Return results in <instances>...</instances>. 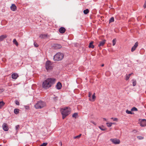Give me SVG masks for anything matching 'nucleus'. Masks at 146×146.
I'll use <instances>...</instances> for the list:
<instances>
[{
	"label": "nucleus",
	"instance_id": "nucleus-25",
	"mask_svg": "<svg viewBox=\"0 0 146 146\" xmlns=\"http://www.w3.org/2000/svg\"><path fill=\"white\" fill-rule=\"evenodd\" d=\"M78 115V113H75L73 114L72 117L76 118L77 117Z\"/></svg>",
	"mask_w": 146,
	"mask_h": 146
},
{
	"label": "nucleus",
	"instance_id": "nucleus-13",
	"mask_svg": "<svg viewBox=\"0 0 146 146\" xmlns=\"http://www.w3.org/2000/svg\"><path fill=\"white\" fill-rule=\"evenodd\" d=\"M59 31L60 33H63L65 32L66 29L62 27L59 29Z\"/></svg>",
	"mask_w": 146,
	"mask_h": 146
},
{
	"label": "nucleus",
	"instance_id": "nucleus-34",
	"mask_svg": "<svg viewBox=\"0 0 146 146\" xmlns=\"http://www.w3.org/2000/svg\"><path fill=\"white\" fill-rule=\"evenodd\" d=\"M137 137L139 140L143 139L144 138L143 137L141 136H138Z\"/></svg>",
	"mask_w": 146,
	"mask_h": 146
},
{
	"label": "nucleus",
	"instance_id": "nucleus-12",
	"mask_svg": "<svg viewBox=\"0 0 146 146\" xmlns=\"http://www.w3.org/2000/svg\"><path fill=\"white\" fill-rule=\"evenodd\" d=\"M18 76L19 75L17 73H14L12 74V78L14 79H16Z\"/></svg>",
	"mask_w": 146,
	"mask_h": 146
},
{
	"label": "nucleus",
	"instance_id": "nucleus-48",
	"mask_svg": "<svg viewBox=\"0 0 146 146\" xmlns=\"http://www.w3.org/2000/svg\"><path fill=\"white\" fill-rule=\"evenodd\" d=\"M103 119L104 120L106 121V118H103Z\"/></svg>",
	"mask_w": 146,
	"mask_h": 146
},
{
	"label": "nucleus",
	"instance_id": "nucleus-28",
	"mask_svg": "<svg viewBox=\"0 0 146 146\" xmlns=\"http://www.w3.org/2000/svg\"><path fill=\"white\" fill-rule=\"evenodd\" d=\"M81 135H82V134H80L78 136L74 137V139H79L80 138V137Z\"/></svg>",
	"mask_w": 146,
	"mask_h": 146
},
{
	"label": "nucleus",
	"instance_id": "nucleus-43",
	"mask_svg": "<svg viewBox=\"0 0 146 146\" xmlns=\"http://www.w3.org/2000/svg\"><path fill=\"white\" fill-rule=\"evenodd\" d=\"M137 130H134L133 131V132L135 133L137 132Z\"/></svg>",
	"mask_w": 146,
	"mask_h": 146
},
{
	"label": "nucleus",
	"instance_id": "nucleus-5",
	"mask_svg": "<svg viewBox=\"0 0 146 146\" xmlns=\"http://www.w3.org/2000/svg\"><path fill=\"white\" fill-rule=\"evenodd\" d=\"M53 67L52 62L50 61H47L45 64V68L47 71L52 70Z\"/></svg>",
	"mask_w": 146,
	"mask_h": 146
},
{
	"label": "nucleus",
	"instance_id": "nucleus-11",
	"mask_svg": "<svg viewBox=\"0 0 146 146\" xmlns=\"http://www.w3.org/2000/svg\"><path fill=\"white\" fill-rule=\"evenodd\" d=\"M106 41V40H104L100 42L99 44L98 45V46L100 47L101 46H103L105 44Z\"/></svg>",
	"mask_w": 146,
	"mask_h": 146
},
{
	"label": "nucleus",
	"instance_id": "nucleus-27",
	"mask_svg": "<svg viewBox=\"0 0 146 146\" xmlns=\"http://www.w3.org/2000/svg\"><path fill=\"white\" fill-rule=\"evenodd\" d=\"M4 104L5 103L3 101L0 102V109L4 105Z\"/></svg>",
	"mask_w": 146,
	"mask_h": 146
},
{
	"label": "nucleus",
	"instance_id": "nucleus-21",
	"mask_svg": "<svg viewBox=\"0 0 146 146\" xmlns=\"http://www.w3.org/2000/svg\"><path fill=\"white\" fill-rule=\"evenodd\" d=\"M19 110L18 109H15L14 110V113L16 114H18L19 113Z\"/></svg>",
	"mask_w": 146,
	"mask_h": 146
},
{
	"label": "nucleus",
	"instance_id": "nucleus-3",
	"mask_svg": "<svg viewBox=\"0 0 146 146\" xmlns=\"http://www.w3.org/2000/svg\"><path fill=\"white\" fill-rule=\"evenodd\" d=\"M46 106V103L45 102L42 101H40L37 102L35 105V107L36 109H41Z\"/></svg>",
	"mask_w": 146,
	"mask_h": 146
},
{
	"label": "nucleus",
	"instance_id": "nucleus-24",
	"mask_svg": "<svg viewBox=\"0 0 146 146\" xmlns=\"http://www.w3.org/2000/svg\"><path fill=\"white\" fill-rule=\"evenodd\" d=\"M84 13L85 14H87L89 12V10L88 9H86L84 11Z\"/></svg>",
	"mask_w": 146,
	"mask_h": 146
},
{
	"label": "nucleus",
	"instance_id": "nucleus-26",
	"mask_svg": "<svg viewBox=\"0 0 146 146\" xmlns=\"http://www.w3.org/2000/svg\"><path fill=\"white\" fill-rule=\"evenodd\" d=\"M116 38H114L112 40L113 46H114L116 43Z\"/></svg>",
	"mask_w": 146,
	"mask_h": 146
},
{
	"label": "nucleus",
	"instance_id": "nucleus-50",
	"mask_svg": "<svg viewBox=\"0 0 146 146\" xmlns=\"http://www.w3.org/2000/svg\"><path fill=\"white\" fill-rule=\"evenodd\" d=\"M112 123V124H115V123Z\"/></svg>",
	"mask_w": 146,
	"mask_h": 146
},
{
	"label": "nucleus",
	"instance_id": "nucleus-18",
	"mask_svg": "<svg viewBox=\"0 0 146 146\" xmlns=\"http://www.w3.org/2000/svg\"><path fill=\"white\" fill-rule=\"evenodd\" d=\"M93 43L94 42L93 41H92L90 42L89 44V45L88 46V47L89 48H94V46L93 44Z\"/></svg>",
	"mask_w": 146,
	"mask_h": 146
},
{
	"label": "nucleus",
	"instance_id": "nucleus-9",
	"mask_svg": "<svg viewBox=\"0 0 146 146\" xmlns=\"http://www.w3.org/2000/svg\"><path fill=\"white\" fill-rule=\"evenodd\" d=\"M3 129L5 131H7L9 129V128L7 123H4L3 125Z\"/></svg>",
	"mask_w": 146,
	"mask_h": 146
},
{
	"label": "nucleus",
	"instance_id": "nucleus-39",
	"mask_svg": "<svg viewBox=\"0 0 146 146\" xmlns=\"http://www.w3.org/2000/svg\"><path fill=\"white\" fill-rule=\"evenodd\" d=\"M15 104L17 105H19V102L17 100H16L15 102Z\"/></svg>",
	"mask_w": 146,
	"mask_h": 146
},
{
	"label": "nucleus",
	"instance_id": "nucleus-40",
	"mask_svg": "<svg viewBox=\"0 0 146 146\" xmlns=\"http://www.w3.org/2000/svg\"><path fill=\"white\" fill-rule=\"evenodd\" d=\"M4 90V89L3 88L0 89V94H1Z\"/></svg>",
	"mask_w": 146,
	"mask_h": 146
},
{
	"label": "nucleus",
	"instance_id": "nucleus-1",
	"mask_svg": "<svg viewBox=\"0 0 146 146\" xmlns=\"http://www.w3.org/2000/svg\"><path fill=\"white\" fill-rule=\"evenodd\" d=\"M56 79L54 78H48L44 81L42 82V87L45 89H48L51 87L52 85L55 84Z\"/></svg>",
	"mask_w": 146,
	"mask_h": 146
},
{
	"label": "nucleus",
	"instance_id": "nucleus-33",
	"mask_svg": "<svg viewBox=\"0 0 146 146\" xmlns=\"http://www.w3.org/2000/svg\"><path fill=\"white\" fill-rule=\"evenodd\" d=\"M126 113L129 114H132L133 113L131 111L128 110H127L126 111Z\"/></svg>",
	"mask_w": 146,
	"mask_h": 146
},
{
	"label": "nucleus",
	"instance_id": "nucleus-23",
	"mask_svg": "<svg viewBox=\"0 0 146 146\" xmlns=\"http://www.w3.org/2000/svg\"><path fill=\"white\" fill-rule=\"evenodd\" d=\"M98 127L101 130L103 131H105L106 129V128H104L103 126H99Z\"/></svg>",
	"mask_w": 146,
	"mask_h": 146
},
{
	"label": "nucleus",
	"instance_id": "nucleus-16",
	"mask_svg": "<svg viewBox=\"0 0 146 146\" xmlns=\"http://www.w3.org/2000/svg\"><path fill=\"white\" fill-rule=\"evenodd\" d=\"M11 9L13 11H15L17 9V7L14 4H12L11 7Z\"/></svg>",
	"mask_w": 146,
	"mask_h": 146
},
{
	"label": "nucleus",
	"instance_id": "nucleus-17",
	"mask_svg": "<svg viewBox=\"0 0 146 146\" xmlns=\"http://www.w3.org/2000/svg\"><path fill=\"white\" fill-rule=\"evenodd\" d=\"M56 87L58 90L60 89L62 87V84L60 82H58L56 85Z\"/></svg>",
	"mask_w": 146,
	"mask_h": 146
},
{
	"label": "nucleus",
	"instance_id": "nucleus-31",
	"mask_svg": "<svg viewBox=\"0 0 146 146\" xmlns=\"http://www.w3.org/2000/svg\"><path fill=\"white\" fill-rule=\"evenodd\" d=\"M133 81V86H135L136 85V80H132Z\"/></svg>",
	"mask_w": 146,
	"mask_h": 146
},
{
	"label": "nucleus",
	"instance_id": "nucleus-37",
	"mask_svg": "<svg viewBox=\"0 0 146 146\" xmlns=\"http://www.w3.org/2000/svg\"><path fill=\"white\" fill-rule=\"evenodd\" d=\"M111 119H113V121H117L118 120L117 118H113V117H112Z\"/></svg>",
	"mask_w": 146,
	"mask_h": 146
},
{
	"label": "nucleus",
	"instance_id": "nucleus-45",
	"mask_svg": "<svg viewBox=\"0 0 146 146\" xmlns=\"http://www.w3.org/2000/svg\"><path fill=\"white\" fill-rule=\"evenodd\" d=\"M25 107L26 109H28L29 108V107L28 106H25Z\"/></svg>",
	"mask_w": 146,
	"mask_h": 146
},
{
	"label": "nucleus",
	"instance_id": "nucleus-19",
	"mask_svg": "<svg viewBox=\"0 0 146 146\" xmlns=\"http://www.w3.org/2000/svg\"><path fill=\"white\" fill-rule=\"evenodd\" d=\"M47 35L45 34H42L40 35V37L41 38H44L47 37Z\"/></svg>",
	"mask_w": 146,
	"mask_h": 146
},
{
	"label": "nucleus",
	"instance_id": "nucleus-2",
	"mask_svg": "<svg viewBox=\"0 0 146 146\" xmlns=\"http://www.w3.org/2000/svg\"><path fill=\"white\" fill-rule=\"evenodd\" d=\"M70 109L69 107H65L61 109L60 111L63 119L70 113Z\"/></svg>",
	"mask_w": 146,
	"mask_h": 146
},
{
	"label": "nucleus",
	"instance_id": "nucleus-29",
	"mask_svg": "<svg viewBox=\"0 0 146 146\" xmlns=\"http://www.w3.org/2000/svg\"><path fill=\"white\" fill-rule=\"evenodd\" d=\"M106 124V125H107V126L108 127H111V126L112 125V123H107Z\"/></svg>",
	"mask_w": 146,
	"mask_h": 146
},
{
	"label": "nucleus",
	"instance_id": "nucleus-8",
	"mask_svg": "<svg viewBox=\"0 0 146 146\" xmlns=\"http://www.w3.org/2000/svg\"><path fill=\"white\" fill-rule=\"evenodd\" d=\"M138 45V42H137L134 46L132 47L131 49V51L132 52H133L135 50L136 48L137 47Z\"/></svg>",
	"mask_w": 146,
	"mask_h": 146
},
{
	"label": "nucleus",
	"instance_id": "nucleus-51",
	"mask_svg": "<svg viewBox=\"0 0 146 146\" xmlns=\"http://www.w3.org/2000/svg\"><path fill=\"white\" fill-rule=\"evenodd\" d=\"M0 146H2L1 145H0Z\"/></svg>",
	"mask_w": 146,
	"mask_h": 146
},
{
	"label": "nucleus",
	"instance_id": "nucleus-41",
	"mask_svg": "<svg viewBox=\"0 0 146 146\" xmlns=\"http://www.w3.org/2000/svg\"><path fill=\"white\" fill-rule=\"evenodd\" d=\"M92 94V93L91 92H89L88 96L89 98H90L91 97V96Z\"/></svg>",
	"mask_w": 146,
	"mask_h": 146
},
{
	"label": "nucleus",
	"instance_id": "nucleus-44",
	"mask_svg": "<svg viewBox=\"0 0 146 146\" xmlns=\"http://www.w3.org/2000/svg\"><path fill=\"white\" fill-rule=\"evenodd\" d=\"M91 123H93L95 125H96V123H95V122H94V121H91Z\"/></svg>",
	"mask_w": 146,
	"mask_h": 146
},
{
	"label": "nucleus",
	"instance_id": "nucleus-14",
	"mask_svg": "<svg viewBox=\"0 0 146 146\" xmlns=\"http://www.w3.org/2000/svg\"><path fill=\"white\" fill-rule=\"evenodd\" d=\"M54 48L56 49H58L62 47V46L59 44H55L53 46Z\"/></svg>",
	"mask_w": 146,
	"mask_h": 146
},
{
	"label": "nucleus",
	"instance_id": "nucleus-52",
	"mask_svg": "<svg viewBox=\"0 0 146 146\" xmlns=\"http://www.w3.org/2000/svg\"><path fill=\"white\" fill-rule=\"evenodd\" d=\"M145 17L146 18V16H145Z\"/></svg>",
	"mask_w": 146,
	"mask_h": 146
},
{
	"label": "nucleus",
	"instance_id": "nucleus-30",
	"mask_svg": "<svg viewBox=\"0 0 146 146\" xmlns=\"http://www.w3.org/2000/svg\"><path fill=\"white\" fill-rule=\"evenodd\" d=\"M114 21V18L113 17H111L110 19L109 22L111 23Z\"/></svg>",
	"mask_w": 146,
	"mask_h": 146
},
{
	"label": "nucleus",
	"instance_id": "nucleus-36",
	"mask_svg": "<svg viewBox=\"0 0 146 146\" xmlns=\"http://www.w3.org/2000/svg\"><path fill=\"white\" fill-rule=\"evenodd\" d=\"M47 145V143H44L41 144L40 146H46Z\"/></svg>",
	"mask_w": 146,
	"mask_h": 146
},
{
	"label": "nucleus",
	"instance_id": "nucleus-47",
	"mask_svg": "<svg viewBox=\"0 0 146 146\" xmlns=\"http://www.w3.org/2000/svg\"><path fill=\"white\" fill-rule=\"evenodd\" d=\"M2 60L4 62H5L6 61V59L4 58H3L2 59Z\"/></svg>",
	"mask_w": 146,
	"mask_h": 146
},
{
	"label": "nucleus",
	"instance_id": "nucleus-49",
	"mask_svg": "<svg viewBox=\"0 0 146 146\" xmlns=\"http://www.w3.org/2000/svg\"><path fill=\"white\" fill-rule=\"evenodd\" d=\"M104 66V64H102V65L101 66H102V67H103V66Z\"/></svg>",
	"mask_w": 146,
	"mask_h": 146
},
{
	"label": "nucleus",
	"instance_id": "nucleus-22",
	"mask_svg": "<svg viewBox=\"0 0 146 146\" xmlns=\"http://www.w3.org/2000/svg\"><path fill=\"white\" fill-rule=\"evenodd\" d=\"M13 43L15 44L17 46H18V43L17 41L15 39H14L13 41Z\"/></svg>",
	"mask_w": 146,
	"mask_h": 146
},
{
	"label": "nucleus",
	"instance_id": "nucleus-6",
	"mask_svg": "<svg viewBox=\"0 0 146 146\" xmlns=\"http://www.w3.org/2000/svg\"><path fill=\"white\" fill-rule=\"evenodd\" d=\"M110 140L113 144L115 145L119 144L120 143V140L117 138L111 139Z\"/></svg>",
	"mask_w": 146,
	"mask_h": 146
},
{
	"label": "nucleus",
	"instance_id": "nucleus-35",
	"mask_svg": "<svg viewBox=\"0 0 146 146\" xmlns=\"http://www.w3.org/2000/svg\"><path fill=\"white\" fill-rule=\"evenodd\" d=\"M19 128L20 126L19 125H17L15 126L16 129L17 131L19 129Z\"/></svg>",
	"mask_w": 146,
	"mask_h": 146
},
{
	"label": "nucleus",
	"instance_id": "nucleus-4",
	"mask_svg": "<svg viewBox=\"0 0 146 146\" xmlns=\"http://www.w3.org/2000/svg\"><path fill=\"white\" fill-rule=\"evenodd\" d=\"M64 57L63 54L58 52L56 54L54 57V61H58L62 59Z\"/></svg>",
	"mask_w": 146,
	"mask_h": 146
},
{
	"label": "nucleus",
	"instance_id": "nucleus-15",
	"mask_svg": "<svg viewBox=\"0 0 146 146\" xmlns=\"http://www.w3.org/2000/svg\"><path fill=\"white\" fill-rule=\"evenodd\" d=\"M7 37L6 35H2L0 36V42L3 41L4 39Z\"/></svg>",
	"mask_w": 146,
	"mask_h": 146
},
{
	"label": "nucleus",
	"instance_id": "nucleus-20",
	"mask_svg": "<svg viewBox=\"0 0 146 146\" xmlns=\"http://www.w3.org/2000/svg\"><path fill=\"white\" fill-rule=\"evenodd\" d=\"M133 74V73H131V74H130L128 75H126V80H127L129 78L130 76Z\"/></svg>",
	"mask_w": 146,
	"mask_h": 146
},
{
	"label": "nucleus",
	"instance_id": "nucleus-7",
	"mask_svg": "<svg viewBox=\"0 0 146 146\" xmlns=\"http://www.w3.org/2000/svg\"><path fill=\"white\" fill-rule=\"evenodd\" d=\"M140 125L141 127H144L146 125V120L142 119L139 120Z\"/></svg>",
	"mask_w": 146,
	"mask_h": 146
},
{
	"label": "nucleus",
	"instance_id": "nucleus-46",
	"mask_svg": "<svg viewBox=\"0 0 146 146\" xmlns=\"http://www.w3.org/2000/svg\"><path fill=\"white\" fill-rule=\"evenodd\" d=\"M59 144L61 146H62V143L61 141H60L59 143Z\"/></svg>",
	"mask_w": 146,
	"mask_h": 146
},
{
	"label": "nucleus",
	"instance_id": "nucleus-10",
	"mask_svg": "<svg viewBox=\"0 0 146 146\" xmlns=\"http://www.w3.org/2000/svg\"><path fill=\"white\" fill-rule=\"evenodd\" d=\"M95 93H94L92 95V97L91 98V97L89 98V100L91 102H94L95 100V99H96V97L95 96Z\"/></svg>",
	"mask_w": 146,
	"mask_h": 146
},
{
	"label": "nucleus",
	"instance_id": "nucleus-38",
	"mask_svg": "<svg viewBox=\"0 0 146 146\" xmlns=\"http://www.w3.org/2000/svg\"><path fill=\"white\" fill-rule=\"evenodd\" d=\"M34 44L35 47H38V44L35 42L34 43Z\"/></svg>",
	"mask_w": 146,
	"mask_h": 146
},
{
	"label": "nucleus",
	"instance_id": "nucleus-32",
	"mask_svg": "<svg viewBox=\"0 0 146 146\" xmlns=\"http://www.w3.org/2000/svg\"><path fill=\"white\" fill-rule=\"evenodd\" d=\"M131 111H137V109L136 108L134 107L132 108L131 109Z\"/></svg>",
	"mask_w": 146,
	"mask_h": 146
},
{
	"label": "nucleus",
	"instance_id": "nucleus-42",
	"mask_svg": "<svg viewBox=\"0 0 146 146\" xmlns=\"http://www.w3.org/2000/svg\"><path fill=\"white\" fill-rule=\"evenodd\" d=\"M143 7L144 9L146 8V1L145 2V3L143 5Z\"/></svg>",
	"mask_w": 146,
	"mask_h": 146
}]
</instances>
